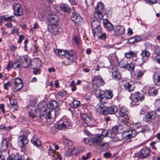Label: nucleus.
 <instances>
[{
    "mask_svg": "<svg viewBox=\"0 0 160 160\" xmlns=\"http://www.w3.org/2000/svg\"><path fill=\"white\" fill-rule=\"evenodd\" d=\"M114 33L117 35H121L124 33L125 29L123 26L120 25L116 26L113 29Z\"/></svg>",
    "mask_w": 160,
    "mask_h": 160,
    "instance_id": "2eb2a0df",
    "label": "nucleus"
},
{
    "mask_svg": "<svg viewBox=\"0 0 160 160\" xmlns=\"http://www.w3.org/2000/svg\"><path fill=\"white\" fill-rule=\"evenodd\" d=\"M71 19L76 24H78L79 22L82 20L79 15L76 12L72 14L71 16Z\"/></svg>",
    "mask_w": 160,
    "mask_h": 160,
    "instance_id": "f3484780",
    "label": "nucleus"
},
{
    "mask_svg": "<svg viewBox=\"0 0 160 160\" xmlns=\"http://www.w3.org/2000/svg\"><path fill=\"white\" fill-rule=\"evenodd\" d=\"M104 7L102 5V3L101 2H98L97 7L95 8L94 15L95 16L98 17L100 19L103 18V16L102 12H103Z\"/></svg>",
    "mask_w": 160,
    "mask_h": 160,
    "instance_id": "423d86ee",
    "label": "nucleus"
},
{
    "mask_svg": "<svg viewBox=\"0 0 160 160\" xmlns=\"http://www.w3.org/2000/svg\"><path fill=\"white\" fill-rule=\"evenodd\" d=\"M74 81H72L71 82L70 87H71V90L72 91H75L76 89V87L75 86V84L74 83Z\"/></svg>",
    "mask_w": 160,
    "mask_h": 160,
    "instance_id": "3c124183",
    "label": "nucleus"
},
{
    "mask_svg": "<svg viewBox=\"0 0 160 160\" xmlns=\"http://www.w3.org/2000/svg\"><path fill=\"white\" fill-rule=\"evenodd\" d=\"M158 89L155 87H150L148 91V92L149 94L151 96H155L158 93Z\"/></svg>",
    "mask_w": 160,
    "mask_h": 160,
    "instance_id": "c756f323",
    "label": "nucleus"
},
{
    "mask_svg": "<svg viewBox=\"0 0 160 160\" xmlns=\"http://www.w3.org/2000/svg\"><path fill=\"white\" fill-rule=\"evenodd\" d=\"M124 86L125 88L129 92L133 91L135 88L134 83L132 81L126 82L124 83Z\"/></svg>",
    "mask_w": 160,
    "mask_h": 160,
    "instance_id": "aec40b11",
    "label": "nucleus"
},
{
    "mask_svg": "<svg viewBox=\"0 0 160 160\" xmlns=\"http://www.w3.org/2000/svg\"><path fill=\"white\" fill-rule=\"evenodd\" d=\"M103 139V137L99 134L96 135L91 138V140L92 143L100 146H103L104 144L101 143L102 140Z\"/></svg>",
    "mask_w": 160,
    "mask_h": 160,
    "instance_id": "9d476101",
    "label": "nucleus"
},
{
    "mask_svg": "<svg viewBox=\"0 0 160 160\" xmlns=\"http://www.w3.org/2000/svg\"><path fill=\"white\" fill-rule=\"evenodd\" d=\"M112 132H113L114 134H116L119 132V129L118 128V126H116L112 128Z\"/></svg>",
    "mask_w": 160,
    "mask_h": 160,
    "instance_id": "864d4df0",
    "label": "nucleus"
},
{
    "mask_svg": "<svg viewBox=\"0 0 160 160\" xmlns=\"http://www.w3.org/2000/svg\"><path fill=\"white\" fill-rule=\"evenodd\" d=\"M8 144L6 139H3L2 144V147L4 149H7L8 147Z\"/></svg>",
    "mask_w": 160,
    "mask_h": 160,
    "instance_id": "37998d69",
    "label": "nucleus"
},
{
    "mask_svg": "<svg viewBox=\"0 0 160 160\" xmlns=\"http://www.w3.org/2000/svg\"><path fill=\"white\" fill-rule=\"evenodd\" d=\"M144 74V72L138 70L137 72V75L138 78H140L142 77Z\"/></svg>",
    "mask_w": 160,
    "mask_h": 160,
    "instance_id": "052dcab7",
    "label": "nucleus"
},
{
    "mask_svg": "<svg viewBox=\"0 0 160 160\" xmlns=\"http://www.w3.org/2000/svg\"><path fill=\"white\" fill-rule=\"evenodd\" d=\"M94 88L93 91L97 98L99 99L100 98L104 97L105 91L101 90L99 87H97V88H95L94 86Z\"/></svg>",
    "mask_w": 160,
    "mask_h": 160,
    "instance_id": "6ab92c4d",
    "label": "nucleus"
},
{
    "mask_svg": "<svg viewBox=\"0 0 160 160\" xmlns=\"http://www.w3.org/2000/svg\"><path fill=\"white\" fill-rule=\"evenodd\" d=\"M25 37L23 35H20L19 36V39L18 41V42L19 43H21L22 40L24 39Z\"/></svg>",
    "mask_w": 160,
    "mask_h": 160,
    "instance_id": "0e129e2a",
    "label": "nucleus"
},
{
    "mask_svg": "<svg viewBox=\"0 0 160 160\" xmlns=\"http://www.w3.org/2000/svg\"><path fill=\"white\" fill-rule=\"evenodd\" d=\"M50 24L49 25H58L59 20L58 17L55 15H51L49 18Z\"/></svg>",
    "mask_w": 160,
    "mask_h": 160,
    "instance_id": "412c9836",
    "label": "nucleus"
},
{
    "mask_svg": "<svg viewBox=\"0 0 160 160\" xmlns=\"http://www.w3.org/2000/svg\"><path fill=\"white\" fill-rule=\"evenodd\" d=\"M73 41L75 43L77 46L79 45V43L78 41V38L77 36H75L73 39Z\"/></svg>",
    "mask_w": 160,
    "mask_h": 160,
    "instance_id": "e2e57ef3",
    "label": "nucleus"
},
{
    "mask_svg": "<svg viewBox=\"0 0 160 160\" xmlns=\"http://www.w3.org/2000/svg\"><path fill=\"white\" fill-rule=\"evenodd\" d=\"M135 68V65L134 63L132 62L130 63L129 64L128 63V65L127 67V68L125 69H127L129 71L131 72H133Z\"/></svg>",
    "mask_w": 160,
    "mask_h": 160,
    "instance_id": "a19ab883",
    "label": "nucleus"
},
{
    "mask_svg": "<svg viewBox=\"0 0 160 160\" xmlns=\"http://www.w3.org/2000/svg\"><path fill=\"white\" fill-rule=\"evenodd\" d=\"M108 99L105 96V95H104V97H103L102 98L101 97L98 99L100 101L101 103H106L107 101V100Z\"/></svg>",
    "mask_w": 160,
    "mask_h": 160,
    "instance_id": "de8ad7c7",
    "label": "nucleus"
},
{
    "mask_svg": "<svg viewBox=\"0 0 160 160\" xmlns=\"http://www.w3.org/2000/svg\"><path fill=\"white\" fill-rule=\"evenodd\" d=\"M10 127H5L4 124L0 125V129L2 130L5 131L8 130L11 128Z\"/></svg>",
    "mask_w": 160,
    "mask_h": 160,
    "instance_id": "a18cd8bd",
    "label": "nucleus"
},
{
    "mask_svg": "<svg viewBox=\"0 0 160 160\" xmlns=\"http://www.w3.org/2000/svg\"><path fill=\"white\" fill-rule=\"evenodd\" d=\"M81 118L83 121V125L84 127H91L94 126L93 120L89 117L86 113H82L81 114Z\"/></svg>",
    "mask_w": 160,
    "mask_h": 160,
    "instance_id": "20e7f679",
    "label": "nucleus"
},
{
    "mask_svg": "<svg viewBox=\"0 0 160 160\" xmlns=\"http://www.w3.org/2000/svg\"><path fill=\"white\" fill-rule=\"evenodd\" d=\"M55 53L58 54L59 57L65 56L66 51H64L62 49H57L54 51Z\"/></svg>",
    "mask_w": 160,
    "mask_h": 160,
    "instance_id": "4c0bfd02",
    "label": "nucleus"
},
{
    "mask_svg": "<svg viewBox=\"0 0 160 160\" xmlns=\"http://www.w3.org/2000/svg\"><path fill=\"white\" fill-rule=\"evenodd\" d=\"M9 101L12 106H14L17 104V102L16 100L9 98Z\"/></svg>",
    "mask_w": 160,
    "mask_h": 160,
    "instance_id": "6e6d98bb",
    "label": "nucleus"
},
{
    "mask_svg": "<svg viewBox=\"0 0 160 160\" xmlns=\"http://www.w3.org/2000/svg\"><path fill=\"white\" fill-rule=\"evenodd\" d=\"M92 82L94 85V86L99 87L103 86L104 84V82L101 76L100 75L96 76L93 77L92 79Z\"/></svg>",
    "mask_w": 160,
    "mask_h": 160,
    "instance_id": "6e6552de",
    "label": "nucleus"
},
{
    "mask_svg": "<svg viewBox=\"0 0 160 160\" xmlns=\"http://www.w3.org/2000/svg\"><path fill=\"white\" fill-rule=\"evenodd\" d=\"M70 123L68 121H65L62 123H58L57 126V128L59 130H64L67 128H69L70 127Z\"/></svg>",
    "mask_w": 160,
    "mask_h": 160,
    "instance_id": "9b49d317",
    "label": "nucleus"
},
{
    "mask_svg": "<svg viewBox=\"0 0 160 160\" xmlns=\"http://www.w3.org/2000/svg\"><path fill=\"white\" fill-rule=\"evenodd\" d=\"M72 154V150L71 149H69L66 151L65 152V155L67 156H70Z\"/></svg>",
    "mask_w": 160,
    "mask_h": 160,
    "instance_id": "bf43d9fd",
    "label": "nucleus"
},
{
    "mask_svg": "<svg viewBox=\"0 0 160 160\" xmlns=\"http://www.w3.org/2000/svg\"><path fill=\"white\" fill-rule=\"evenodd\" d=\"M73 107L74 108H76L80 105V102L76 100H74L72 102Z\"/></svg>",
    "mask_w": 160,
    "mask_h": 160,
    "instance_id": "49530a36",
    "label": "nucleus"
},
{
    "mask_svg": "<svg viewBox=\"0 0 160 160\" xmlns=\"http://www.w3.org/2000/svg\"><path fill=\"white\" fill-rule=\"evenodd\" d=\"M118 114L119 117L128 119V112L127 108L125 107H122L119 111Z\"/></svg>",
    "mask_w": 160,
    "mask_h": 160,
    "instance_id": "dca6fc26",
    "label": "nucleus"
},
{
    "mask_svg": "<svg viewBox=\"0 0 160 160\" xmlns=\"http://www.w3.org/2000/svg\"><path fill=\"white\" fill-rule=\"evenodd\" d=\"M18 143L21 147H23L28 143V139L26 136H21L18 139Z\"/></svg>",
    "mask_w": 160,
    "mask_h": 160,
    "instance_id": "393cba45",
    "label": "nucleus"
},
{
    "mask_svg": "<svg viewBox=\"0 0 160 160\" xmlns=\"http://www.w3.org/2000/svg\"><path fill=\"white\" fill-rule=\"evenodd\" d=\"M12 85V82H8L4 84V89L5 90H7L8 89V86H10Z\"/></svg>",
    "mask_w": 160,
    "mask_h": 160,
    "instance_id": "13d9d810",
    "label": "nucleus"
},
{
    "mask_svg": "<svg viewBox=\"0 0 160 160\" xmlns=\"http://www.w3.org/2000/svg\"><path fill=\"white\" fill-rule=\"evenodd\" d=\"M39 117L41 119H42V117H44L46 119V123L49 125L52 124L54 120V119L51 117V111L48 109H44L40 113Z\"/></svg>",
    "mask_w": 160,
    "mask_h": 160,
    "instance_id": "f03ea898",
    "label": "nucleus"
},
{
    "mask_svg": "<svg viewBox=\"0 0 160 160\" xmlns=\"http://www.w3.org/2000/svg\"><path fill=\"white\" fill-rule=\"evenodd\" d=\"M57 25H48V29L49 32H51L52 35H56L59 33V31L61 30V28H59Z\"/></svg>",
    "mask_w": 160,
    "mask_h": 160,
    "instance_id": "f8f14e48",
    "label": "nucleus"
},
{
    "mask_svg": "<svg viewBox=\"0 0 160 160\" xmlns=\"http://www.w3.org/2000/svg\"><path fill=\"white\" fill-rule=\"evenodd\" d=\"M128 61L126 60H122L118 64L119 66L121 68H126L128 65Z\"/></svg>",
    "mask_w": 160,
    "mask_h": 160,
    "instance_id": "58836bf2",
    "label": "nucleus"
},
{
    "mask_svg": "<svg viewBox=\"0 0 160 160\" xmlns=\"http://www.w3.org/2000/svg\"><path fill=\"white\" fill-rule=\"evenodd\" d=\"M153 79L154 84L157 85H160V72H155L153 76Z\"/></svg>",
    "mask_w": 160,
    "mask_h": 160,
    "instance_id": "5701e85b",
    "label": "nucleus"
},
{
    "mask_svg": "<svg viewBox=\"0 0 160 160\" xmlns=\"http://www.w3.org/2000/svg\"><path fill=\"white\" fill-rule=\"evenodd\" d=\"M144 97L142 94L138 92L134 93L131 94V103L133 105H138L139 102L144 100Z\"/></svg>",
    "mask_w": 160,
    "mask_h": 160,
    "instance_id": "7ed1b4c3",
    "label": "nucleus"
},
{
    "mask_svg": "<svg viewBox=\"0 0 160 160\" xmlns=\"http://www.w3.org/2000/svg\"><path fill=\"white\" fill-rule=\"evenodd\" d=\"M150 55V53L148 51L145 50L142 51L141 54L142 57V59L143 62H147L148 61V58Z\"/></svg>",
    "mask_w": 160,
    "mask_h": 160,
    "instance_id": "bb28decb",
    "label": "nucleus"
},
{
    "mask_svg": "<svg viewBox=\"0 0 160 160\" xmlns=\"http://www.w3.org/2000/svg\"><path fill=\"white\" fill-rule=\"evenodd\" d=\"M13 7L14 14L16 16H20L23 14V9L19 3H15L13 5Z\"/></svg>",
    "mask_w": 160,
    "mask_h": 160,
    "instance_id": "0eeeda50",
    "label": "nucleus"
},
{
    "mask_svg": "<svg viewBox=\"0 0 160 160\" xmlns=\"http://www.w3.org/2000/svg\"><path fill=\"white\" fill-rule=\"evenodd\" d=\"M148 130V128H141V130L140 131H139L137 129L136 130H135L134 129H132V134H131L132 137H133L135 136L138 133L142 132L143 133L144 132H146V131H147Z\"/></svg>",
    "mask_w": 160,
    "mask_h": 160,
    "instance_id": "c85d7f7f",
    "label": "nucleus"
},
{
    "mask_svg": "<svg viewBox=\"0 0 160 160\" xmlns=\"http://www.w3.org/2000/svg\"><path fill=\"white\" fill-rule=\"evenodd\" d=\"M103 155L105 158H108L111 156V154L108 152H106L103 154Z\"/></svg>",
    "mask_w": 160,
    "mask_h": 160,
    "instance_id": "774afa93",
    "label": "nucleus"
},
{
    "mask_svg": "<svg viewBox=\"0 0 160 160\" xmlns=\"http://www.w3.org/2000/svg\"><path fill=\"white\" fill-rule=\"evenodd\" d=\"M91 153L90 152H88L86 154V156H82V159L83 160H86L88 158L90 157Z\"/></svg>",
    "mask_w": 160,
    "mask_h": 160,
    "instance_id": "69168bd1",
    "label": "nucleus"
},
{
    "mask_svg": "<svg viewBox=\"0 0 160 160\" xmlns=\"http://www.w3.org/2000/svg\"><path fill=\"white\" fill-rule=\"evenodd\" d=\"M73 52L72 51H66L65 54V57L68 60L72 61L73 60Z\"/></svg>",
    "mask_w": 160,
    "mask_h": 160,
    "instance_id": "473e14b6",
    "label": "nucleus"
},
{
    "mask_svg": "<svg viewBox=\"0 0 160 160\" xmlns=\"http://www.w3.org/2000/svg\"><path fill=\"white\" fill-rule=\"evenodd\" d=\"M67 95V92L66 91L60 92L57 93V95L61 98L65 97Z\"/></svg>",
    "mask_w": 160,
    "mask_h": 160,
    "instance_id": "c03bdc74",
    "label": "nucleus"
},
{
    "mask_svg": "<svg viewBox=\"0 0 160 160\" xmlns=\"http://www.w3.org/2000/svg\"><path fill=\"white\" fill-rule=\"evenodd\" d=\"M12 87L14 92L19 91L23 86V84L21 80L19 78H16L12 80Z\"/></svg>",
    "mask_w": 160,
    "mask_h": 160,
    "instance_id": "39448f33",
    "label": "nucleus"
},
{
    "mask_svg": "<svg viewBox=\"0 0 160 160\" xmlns=\"http://www.w3.org/2000/svg\"><path fill=\"white\" fill-rule=\"evenodd\" d=\"M56 153V151L53 150L51 148V146H49V148L48 150L49 154L52 156H54L55 153Z\"/></svg>",
    "mask_w": 160,
    "mask_h": 160,
    "instance_id": "09e8293b",
    "label": "nucleus"
},
{
    "mask_svg": "<svg viewBox=\"0 0 160 160\" xmlns=\"http://www.w3.org/2000/svg\"><path fill=\"white\" fill-rule=\"evenodd\" d=\"M13 66V64L11 61H9L7 65V69L8 71L9 70V69Z\"/></svg>",
    "mask_w": 160,
    "mask_h": 160,
    "instance_id": "338daca9",
    "label": "nucleus"
},
{
    "mask_svg": "<svg viewBox=\"0 0 160 160\" xmlns=\"http://www.w3.org/2000/svg\"><path fill=\"white\" fill-rule=\"evenodd\" d=\"M108 134V131L106 130H103L101 134H99L103 137V138L106 137H107Z\"/></svg>",
    "mask_w": 160,
    "mask_h": 160,
    "instance_id": "4d7b16f0",
    "label": "nucleus"
},
{
    "mask_svg": "<svg viewBox=\"0 0 160 160\" xmlns=\"http://www.w3.org/2000/svg\"><path fill=\"white\" fill-rule=\"evenodd\" d=\"M98 32V38L102 40L105 39L107 38L106 34L104 32H102L101 30L100 32Z\"/></svg>",
    "mask_w": 160,
    "mask_h": 160,
    "instance_id": "e433bc0d",
    "label": "nucleus"
},
{
    "mask_svg": "<svg viewBox=\"0 0 160 160\" xmlns=\"http://www.w3.org/2000/svg\"><path fill=\"white\" fill-rule=\"evenodd\" d=\"M0 19L6 22L10 21L14 22L15 21V19L13 18V16L8 17V15H4L1 16Z\"/></svg>",
    "mask_w": 160,
    "mask_h": 160,
    "instance_id": "7c9ffc66",
    "label": "nucleus"
},
{
    "mask_svg": "<svg viewBox=\"0 0 160 160\" xmlns=\"http://www.w3.org/2000/svg\"><path fill=\"white\" fill-rule=\"evenodd\" d=\"M35 108L32 105H28L27 107V112L28 114V116L34 118L35 117Z\"/></svg>",
    "mask_w": 160,
    "mask_h": 160,
    "instance_id": "4468645a",
    "label": "nucleus"
},
{
    "mask_svg": "<svg viewBox=\"0 0 160 160\" xmlns=\"http://www.w3.org/2000/svg\"><path fill=\"white\" fill-rule=\"evenodd\" d=\"M141 38L138 36L134 37L129 38L128 40L129 43H134L135 42H139L141 40Z\"/></svg>",
    "mask_w": 160,
    "mask_h": 160,
    "instance_id": "2f4dec72",
    "label": "nucleus"
},
{
    "mask_svg": "<svg viewBox=\"0 0 160 160\" xmlns=\"http://www.w3.org/2000/svg\"><path fill=\"white\" fill-rule=\"evenodd\" d=\"M136 53L133 51H130L125 54V57L128 58H130L132 57H136Z\"/></svg>",
    "mask_w": 160,
    "mask_h": 160,
    "instance_id": "ea45409f",
    "label": "nucleus"
},
{
    "mask_svg": "<svg viewBox=\"0 0 160 160\" xmlns=\"http://www.w3.org/2000/svg\"><path fill=\"white\" fill-rule=\"evenodd\" d=\"M59 105L58 103L55 101H52L47 104L46 109H49L51 111L52 109H55Z\"/></svg>",
    "mask_w": 160,
    "mask_h": 160,
    "instance_id": "b1692460",
    "label": "nucleus"
},
{
    "mask_svg": "<svg viewBox=\"0 0 160 160\" xmlns=\"http://www.w3.org/2000/svg\"><path fill=\"white\" fill-rule=\"evenodd\" d=\"M31 142L34 146L38 147L41 145V142L35 137L32 138L31 139Z\"/></svg>",
    "mask_w": 160,
    "mask_h": 160,
    "instance_id": "c9c22d12",
    "label": "nucleus"
},
{
    "mask_svg": "<svg viewBox=\"0 0 160 160\" xmlns=\"http://www.w3.org/2000/svg\"><path fill=\"white\" fill-rule=\"evenodd\" d=\"M118 128H119V131L120 132L121 130L125 129L127 127V126L125 123H123L122 125H119L118 126Z\"/></svg>",
    "mask_w": 160,
    "mask_h": 160,
    "instance_id": "8fccbe9b",
    "label": "nucleus"
},
{
    "mask_svg": "<svg viewBox=\"0 0 160 160\" xmlns=\"http://www.w3.org/2000/svg\"><path fill=\"white\" fill-rule=\"evenodd\" d=\"M150 150L148 148L145 147L142 149L139 154L140 157L142 158H147L149 155Z\"/></svg>",
    "mask_w": 160,
    "mask_h": 160,
    "instance_id": "ddd939ff",
    "label": "nucleus"
},
{
    "mask_svg": "<svg viewBox=\"0 0 160 160\" xmlns=\"http://www.w3.org/2000/svg\"><path fill=\"white\" fill-rule=\"evenodd\" d=\"M22 63L23 67L24 68H27L29 65L31 63V61L28 59L26 58H23L22 59Z\"/></svg>",
    "mask_w": 160,
    "mask_h": 160,
    "instance_id": "72a5a7b5",
    "label": "nucleus"
},
{
    "mask_svg": "<svg viewBox=\"0 0 160 160\" xmlns=\"http://www.w3.org/2000/svg\"><path fill=\"white\" fill-rule=\"evenodd\" d=\"M104 95L108 99H111L113 96L112 91L108 90H106L105 92Z\"/></svg>",
    "mask_w": 160,
    "mask_h": 160,
    "instance_id": "79ce46f5",
    "label": "nucleus"
},
{
    "mask_svg": "<svg viewBox=\"0 0 160 160\" xmlns=\"http://www.w3.org/2000/svg\"><path fill=\"white\" fill-rule=\"evenodd\" d=\"M154 52L155 53L157 54V55L160 56V47L156 46Z\"/></svg>",
    "mask_w": 160,
    "mask_h": 160,
    "instance_id": "5fc2aeb1",
    "label": "nucleus"
},
{
    "mask_svg": "<svg viewBox=\"0 0 160 160\" xmlns=\"http://www.w3.org/2000/svg\"><path fill=\"white\" fill-rule=\"evenodd\" d=\"M94 88L93 91L97 98L99 99L100 98L104 97L105 91L101 90L99 87H97V88H95L94 86Z\"/></svg>",
    "mask_w": 160,
    "mask_h": 160,
    "instance_id": "a211bd4d",
    "label": "nucleus"
},
{
    "mask_svg": "<svg viewBox=\"0 0 160 160\" xmlns=\"http://www.w3.org/2000/svg\"><path fill=\"white\" fill-rule=\"evenodd\" d=\"M155 105L158 110L160 109V101L157 100L155 101Z\"/></svg>",
    "mask_w": 160,
    "mask_h": 160,
    "instance_id": "680f3d73",
    "label": "nucleus"
},
{
    "mask_svg": "<svg viewBox=\"0 0 160 160\" xmlns=\"http://www.w3.org/2000/svg\"><path fill=\"white\" fill-rule=\"evenodd\" d=\"M108 30L111 31L113 29V26L112 25L110 22L105 27Z\"/></svg>",
    "mask_w": 160,
    "mask_h": 160,
    "instance_id": "603ef678",
    "label": "nucleus"
},
{
    "mask_svg": "<svg viewBox=\"0 0 160 160\" xmlns=\"http://www.w3.org/2000/svg\"><path fill=\"white\" fill-rule=\"evenodd\" d=\"M103 105H101L99 107L100 109L101 113L104 115L108 114H114L117 112L118 111V108L114 105H112L109 107L106 106H103Z\"/></svg>",
    "mask_w": 160,
    "mask_h": 160,
    "instance_id": "f257e3e1",
    "label": "nucleus"
},
{
    "mask_svg": "<svg viewBox=\"0 0 160 160\" xmlns=\"http://www.w3.org/2000/svg\"><path fill=\"white\" fill-rule=\"evenodd\" d=\"M156 113L155 111L149 112L143 117V120L145 122H148L151 120L155 119Z\"/></svg>",
    "mask_w": 160,
    "mask_h": 160,
    "instance_id": "1a4fd4ad",
    "label": "nucleus"
},
{
    "mask_svg": "<svg viewBox=\"0 0 160 160\" xmlns=\"http://www.w3.org/2000/svg\"><path fill=\"white\" fill-rule=\"evenodd\" d=\"M112 76L115 80H119L121 79V75L118 71H114L112 72Z\"/></svg>",
    "mask_w": 160,
    "mask_h": 160,
    "instance_id": "f704fd0d",
    "label": "nucleus"
},
{
    "mask_svg": "<svg viewBox=\"0 0 160 160\" xmlns=\"http://www.w3.org/2000/svg\"><path fill=\"white\" fill-rule=\"evenodd\" d=\"M30 64L31 65L33 66L34 69L37 68L41 66V64L40 60L38 58H34L31 61Z\"/></svg>",
    "mask_w": 160,
    "mask_h": 160,
    "instance_id": "a878e982",
    "label": "nucleus"
},
{
    "mask_svg": "<svg viewBox=\"0 0 160 160\" xmlns=\"http://www.w3.org/2000/svg\"><path fill=\"white\" fill-rule=\"evenodd\" d=\"M61 11L69 13L71 11V9L69 5L64 4L61 5L60 6Z\"/></svg>",
    "mask_w": 160,
    "mask_h": 160,
    "instance_id": "cd10ccee",
    "label": "nucleus"
},
{
    "mask_svg": "<svg viewBox=\"0 0 160 160\" xmlns=\"http://www.w3.org/2000/svg\"><path fill=\"white\" fill-rule=\"evenodd\" d=\"M91 26L93 30H95L96 32H100L101 30V28L100 26V23L98 21L93 20L91 23Z\"/></svg>",
    "mask_w": 160,
    "mask_h": 160,
    "instance_id": "4be33fe9",
    "label": "nucleus"
}]
</instances>
